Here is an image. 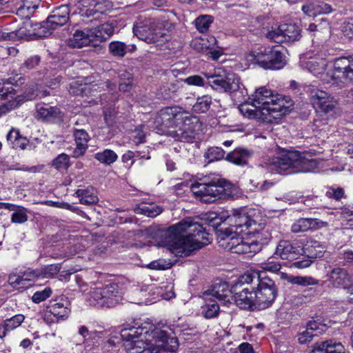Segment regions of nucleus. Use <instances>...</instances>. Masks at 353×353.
<instances>
[{
    "label": "nucleus",
    "mask_w": 353,
    "mask_h": 353,
    "mask_svg": "<svg viewBox=\"0 0 353 353\" xmlns=\"http://www.w3.org/2000/svg\"><path fill=\"white\" fill-rule=\"evenodd\" d=\"M95 86H97L96 84L92 85L87 83L79 84L77 81H73L70 84L69 92L74 95L87 94Z\"/></svg>",
    "instance_id": "42"
},
{
    "label": "nucleus",
    "mask_w": 353,
    "mask_h": 353,
    "mask_svg": "<svg viewBox=\"0 0 353 353\" xmlns=\"http://www.w3.org/2000/svg\"><path fill=\"white\" fill-rule=\"evenodd\" d=\"M143 210L148 216L154 217L162 212V208L159 206H148L145 207Z\"/></svg>",
    "instance_id": "59"
},
{
    "label": "nucleus",
    "mask_w": 353,
    "mask_h": 353,
    "mask_svg": "<svg viewBox=\"0 0 353 353\" xmlns=\"http://www.w3.org/2000/svg\"><path fill=\"white\" fill-rule=\"evenodd\" d=\"M52 292L50 288H46L43 290L34 292L32 297V300L35 303H39L49 298L51 296Z\"/></svg>",
    "instance_id": "53"
},
{
    "label": "nucleus",
    "mask_w": 353,
    "mask_h": 353,
    "mask_svg": "<svg viewBox=\"0 0 353 353\" xmlns=\"http://www.w3.org/2000/svg\"><path fill=\"white\" fill-rule=\"evenodd\" d=\"M310 230H318L325 228L328 225L326 221H321L318 219H308Z\"/></svg>",
    "instance_id": "58"
},
{
    "label": "nucleus",
    "mask_w": 353,
    "mask_h": 353,
    "mask_svg": "<svg viewBox=\"0 0 353 353\" xmlns=\"http://www.w3.org/2000/svg\"><path fill=\"white\" fill-rule=\"evenodd\" d=\"M154 337L159 344L148 343V347L152 353H176L179 343L176 337H169L165 331L157 330L154 333Z\"/></svg>",
    "instance_id": "16"
},
{
    "label": "nucleus",
    "mask_w": 353,
    "mask_h": 353,
    "mask_svg": "<svg viewBox=\"0 0 353 353\" xmlns=\"http://www.w3.org/2000/svg\"><path fill=\"white\" fill-rule=\"evenodd\" d=\"M313 107L325 114L332 111L336 105V101L328 93L321 90H313L310 93Z\"/></svg>",
    "instance_id": "17"
},
{
    "label": "nucleus",
    "mask_w": 353,
    "mask_h": 353,
    "mask_svg": "<svg viewBox=\"0 0 353 353\" xmlns=\"http://www.w3.org/2000/svg\"><path fill=\"white\" fill-rule=\"evenodd\" d=\"M12 214L11 221L14 223H23L28 220L26 208L17 205V210Z\"/></svg>",
    "instance_id": "48"
},
{
    "label": "nucleus",
    "mask_w": 353,
    "mask_h": 353,
    "mask_svg": "<svg viewBox=\"0 0 353 353\" xmlns=\"http://www.w3.org/2000/svg\"><path fill=\"white\" fill-rule=\"evenodd\" d=\"M9 283L14 288L17 287L18 285H24L23 279H22V275H17V274H11L8 277Z\"/></svg>",
    "instance_id": "62"
},
{
    "label": "nucleus",
    "mask_w": 353,
    "mask_h": 353,
    "mask_svg": "<svg viewBox=\"0 0 353 353\" xmlns=\"http://www.w3.org/2000/svg\"><path fill=\"white\" fill-rule=\"evenodd\" d=\"M345 347L340 342L329 339L314 344L310 353H345Z\"/></svg>",
    "instance_id": "28"
},
{
    "label": "nucleus",
    "mask_w": 353,
    "mask_h": 353,
    "mask_svg": "<svg viewBox=\"0 0 353 353\" xmlns=\"http://www.w3.org/2000/svg\"><path fill=\"white\" fill-rule=\"evenodd\" d=\"M206 303L202 307V314L206 319H212L216 317L220 311L219 305L217 303L212 300L210 297H204Z\"/></svg>",
    "instance_id": "35"
},
{
    "label": "nucleus",
    "mask_w": 353,
    "mask_h": 353,
    "mask_svg": "<svg viewBox=\"0 0 353 353\" xmlns=\"http://www.w3.org/2000/svg\"><path fill=\"white\" fill-rule=\"evenodd\" d=\"M134 133V135L133 136V141L136 144H139L144 141L145 134L141 128H136Z\"/></svg>",
    "instance_id": "63"
},
{
    "label": "nucleus",
    "mask_w": 353,
    "mask_h": 353,
    "mask_svg": "<svg viewBox=\"0 0 353 353\" xmlns=\"http://www.w3.org/2000/svg\"><path fill=\"white\" fill-rule=\"evenodd\" d=\"M228 220L230 223L229 228H232L233 231H239L245 236H252L253 232H261L255 228L256 221L251 220L245 213H234L229 216Z\"/></svg>",
    "instance_id": "15"
},
{
    "label": "nucleus",
    "mask_w": 353,
    "mask_h": 353,
    "mask_svg": "<svg viewBox=\"0 0 353 353\" xmlns=\"http://www.w3.org/2000/svg\"><path fill=\"white\" fill-rule=\"evenodd\" d=\"M42 169V166H32V167H27L25 165L19 167L17 164L16 165H12L9 166L6 163H3L2 164V170L3 172L8 171V170H21V171H26L30 172H39Z\"/></svg>",
    "instance_id": "50"
},
{
    "label": "nucleus",
    "mask_w": 353,
    "mask_h": 353,
    "mask_svg": "<svg viewBox=\"0 0 353 353\" xmlns=\"http://www.w3.org/2000/svg\"><path fill=\"white\" fill-rule=\"evenodd\" d=\"M70 9L67 5H62L54 8L46 21L42 22L39 37H48L52 30L67 23L69 20Z\"/></svg>",
    "instance_id": "14"
},
{
    "label": "nucleus",
    "mask_w": 353,
    "mask_h": 353,
    "mask_svg": "<svg viewBox=\"0 0 353 353\" xmlns=\"http://www.w3.org/2000/svg\"><path fill=\"white\" fill-rule=\"evenodd\" d=\"M304 248L300 246H294L288 241H281L276 248L274 254L280 256L283 259L289 261H300V256H303Z\"/></svg>",
    "instance_id": "19"
},
{
    "label": "nucleus",
    "mask_w": 353,
    "mask_h": 353,
    "mask_svg": "<svg viewBox=\"0 0 353 353\" xmlns=\"http://www.w3.org/2000/svg\"><path fill=\"white\" fill-rule=\"evenodd\" d=\"M94 42L92 29L90 28L83 30H77L72 37L68 40V44L72 48H83Z\"/></svg>",
    "instance_id": "25"
},
{
    "label": "nucleus",
    "mask_w": 353,
    "mask_h": 353,
    "mask_svg": "<svg viewBox=\"0 0 353 353\" xmlns=\"http://www.w3.org/2000/svg\"><path fill=\"white\" fill-rule=\"evenodd\" d=\"M280 26L274 30H272L268 31L266 34V37L275 43H283L284 42L283 36H282V33L280 32Z\"/></svg>",
    "instance_id": "56"
},
{
    "label": "nucleus",
    "mask_w": 353,
    "mask_h": 353,
    "mask_svg": "<svg viewBox=\"0 0 353 353\" xmlns=\"http://www.w3.org/2000/svg\"><path fill=\"white\" fill-rule=\"evenodd\" d=\"M305 67L314 75L323 73L325 70V62L323 60L320 61L316 59H311L305 63H303Z\"/></svg>",
    "instance_id": "40"
},
{
    "label": "nucleus",
    "mask_w": 353,
    "mask_h": 353,
    "mask_svg": "<svg viewBox=\"0 0 353 353\" xmlns=\"http://www.w3.org/2000/svg\"><path fill=\"white\" fill-rule=\"evenodd\" d=\"M41 57L38 55H34L26 59L21 67L22 71H28L36 69L39 65Z\"/></svg>",
    "instance_id": "49"
},
{
    "label": "nucleus",
    "mask_w": 353,
    "mask_h": 353,
    "mask_svg": "<svg viewBox=\"0 0 353 353\" xmlns=\"http://www.w3.org/2000/svg\"><path fill=\"white\" fill-rule=\"evenodd\" d=\"M190 45L199 52H206L210 48V41L202 37L195 38L191 41Z\"/></svg>",
    "instance_id": "46"
},
{
    "label": "nucleus",
    "mask_w": 353,
    "mask_h": 353,
    "mask_svg": "<svg viewBox=\"0 0 353 353\" xmlns=\"http://www.w3.org/2000/svg\"><path fill=\"white\" fill-rule=\"evenodd\" d=\"M261 268L265 271L276 273L281 270V265L280 261L275 256H272L261 263Z\"/></svg>",
    "instance_id": "44"
},
{
    "label": "nucleus",
    "mask_w": 353,
    "mask_h": 353,
    "mask_svg": "<svg viewBox=\"0 0 353 353\" xmlns=\"http://www.w3.org/2000/svg\"><path fill=\"white\" fill-rule=\"evenodd\" d=\"M211 104V97L208 95H204L197 98L196 102L193 105V110L197 113H204L210 109Z\"/></svg>",
    "instance_id": "41"
},
{
    "label": "nucleus",
    "mask_w": 353,
    "mask_h": 353,
    "mask_svg": "<svg viewBox=\"0 0 353 353\" xmlns=\"http://www.w3.org/2000/svg\"><path fill=\"white\" fill-rule=\"evenodd\" d=\"M52 166L57 170L67 169L69 166V157L65 154L62 153L59 154L52 161Z\"/></svg>",
    "instance_id": "52"
},
{
    "label": "nucleus",
    "mask_w": 353,
    "mask_h": 353,
    "mask_svg": "<svg viewBox=\"0 0 353 353\" xmlns=\"http://www.w3.org/2000/svg\"><path fill=\"white\" fill-rule=\"evenodd\" d=\"M5 83H0V101L12 100L14 98V88L12 86H6Z\"/></svg>",
    "instance_id": "54"
},
{
    "label": "nucleus",
    "mask_w": 353,
    "mask_h": 353,
    "mask_svg": "<svg viewBox=\"0 0 353 353\" xmlns=\"http://www.w3.org/2000/svg\"><path fill=\"white\" fill-rule=\"evenodd\" d=\"M257 291L254 294L256 300V306L260 309L269 307L277 296V288L274 281L268 277L260 278L259 275L256 279Z\"/></svg>",
    "instance_id": "13"
},
{
    "label": "nucleus",
    "mask_w": 353,
    "mask_h": 353,
    "mask_svg": "<svg viewBox=\"0 0 353 353\" xmlns=\"http://www.w3.org/2000/svg\"><path fill=\"white\" fill-rule=\"evenodd\" d=\"M25 317L22 314H17L10 319H8L0 324V338L6 336L8 332L18 327L24 321Z\"/></svg>",
    "instance_id": "31"
},
{
    "label": "nucleus",
    "mask_w": 353,
    "mask_h": 353,
    "mask_svg": "<svg viewBox=\"0 0 353 353\" xmlns=\"http://www.w3.org/2000/svg\"><path fill=\"white\" fill-rule=\"evenodd\" d=\"M344 191L342 188H338L336 189L330 188L326 192V196L329 198H333L336 200H339L343 196Z\"/></svg>",
    "instance_id": "60"
},
{
    "label": "nucleus",
    "mask_w": 353,
    "mask_h": 353,
    "mask_svg": "<svg viewBox=\"0 0 353 353\" xmlns=\"http://www.w3.org/2000/svg\"><path fill=\"white\" fill-rule=\"evenodd\" d=\"M316 159H308L296 150H281L268 161V169L272 173L287 174L312 172L318 168Z\"/></svg>",
    "instance_id": "5"
},
{
    "label": "nucleus",
    "mask_w": 353,
    "mask_h": 353,
    "mask_svg": "<svg viewBox=\"0 0 353 353\" xmlns=\"http://www.w3.org/2000/svg\"><path fill=\"white\" fill-rule=\"evenodd\" d=\"M69 302L65 297L51 300L47 307L48 311L57 319H65L70 312L68 308Z\"/></svg>",
    "instance_id": "22"
},
{
    "label": "nucleus",
    "mask_w": 353,
    "mask_h": 353,
    "mask_svg": "<svg viewBox=\"0 0 353 353\" xmlns=\"http://www.w3.org/2000/svg\"><path fill=\"white\" fill-rule=\"evenodd\" d=\"M336 72L347 81H353V56L341 57L336 59L334 63Z\"/></svg>",
    "instance_id": "21"
},
{
    "label": "nucleus",
    "mask_w": 353,
    "mask_h": 353,
    "mask_svg": "<svg viewBox=\"0 0 353 353\" xmlns=\"http://www.w3.org/2000/svg\"><path fill=\"white\" fill-rule=\"evenodd\" d=\"M252 282L251 275H245L233 285L232 300L241 309L252 310L254 306L257 307L254 288L251 285Z\"/></svg>",
    "instance_id": "11"
},
{
    "label": "nucleus",
    "mask_w": 353,
    "mask_h": 353,
    "mask_svg": "<svg viewBox=\"0 0 353 353\" xmlns=\"http://www.w3.org/2000/svg\"><path fill=\"white\" fill-rule=\"evenodd\" d=\"M155 123L160 130L180 141H188L194 138L199 119L179 106L162 108L155 118Z\"/></svg>",
    "instance_id": "2"
},
{
    "label": "nucleus",
    "mask_w": 353,
    "mask_h": 353,
    "mask_svg": "<svg viewBox=\"0 0 353 353\" xmlns=\"http://www.w3.org/2000/svg\"><path fill=\"white\" fill-rule=\"evenodd\" d=\"M180 88L179 82L166 83L162 85L159 90V95L164 99H170L176 96V94Z\"/></svg>",
    "instance_id": "36"
},
{
    "label": "nucleus",
    "mask_w": 353,
    "mask_h": 353,
    "mask_svg": "<svg viewBox=\"0 0 353 353\" xmlns=\"http://www.w3.org/2000/svg\"><path fill=\"white\" fill-rule=\"evenodd\" d=\"M329 281L334 287L344 289L351 284L352 280L345 269L335 268L330 272Z\"/></svg>",
    "instance_id": "24"
},
{
    "label": "nucleus",
    "mask_w": 353,
    "mask_h": 353,
    "mask_svg": "<svg viewBox=\"0 0 353 353\" xmlns=\"http://www.w3.org/2000/svg\"><path fill=\"white\" fill-rule=\"evenodd\" d=\"M281 277L287 279L292 284H296L301 286H309L318 285L319 281L312 276H288L285 273H282Z\"/></svg>",
    "instance_id": "34"
},
{
    "label": "nucleus",
    "mask_w": 353,
    "mask_h": 353,
    "mask_svg": "<svg viewBox=\"0 0 353 353\" xmlns=\"http://www.w3.org/2000/svg\"><path fill=\"white\" fill-rule=\"evenodd\" d=\"M305 249L307 250L308 254L306 256H303L301 260L293 262L290 268L298 269L308 268L312 263L310 258H321L323 256L325 251V248L317 241H314L312 245H309Z\"/></svg>",
    "instance_id": "20"
},
{
    "label": "nucleus",
    "mask_w": 353,
    "mask_h": 353,
    "mask_svg": "<svg viewBox=\"0 0 353 353\" xmlns=\"http://www.w3.org/2000/svg\"><path fill=\"white\" fill-rule=\"evenodd\" d=\"M148 332L147 327H143L139 321L127 323L121 330V337L128 353H152L148 347V343L142 339L143 334Z\"/></svg>",
    "instance_id": "9"
},
{
    "label": "nucleus",
    "mask_w": 353,
    "mask_h": 353,
    "mask_svg": "<svg viewBox=\"0 0 353 353\" xmlns=\"http://www.w3.org/2000/svg\"><path fill=\"white\" fill-rule=\"evenodd\" d=\"M7 141L10 142L13 145H15L17 141H19L21 138V135L19 130L12 128L7 134Z\"/></svg>",
    "instance_id": "61"
},
{
    "label": "nucleus",
    "mask_w": 353,
    "mask_h": 353,
    "mask_svg": "<svg viewBox=\"0 0 353 353\" xmlns=\"http://www.w3.org/2000/svg\"><path fill=\"white\" fill-rule=\"evenodd\" d=\"M191 185L194 195L204 203H214L230 195L229 184L219 177L205 176Z\"/></svg>",
    "instance_id": "7"
},
{
    "label": "nucleus",
    "mask_w": 353,
    "mask_h": 353,
    "mask_svg": "<svg viewBox=\"0 0 353 353\" xmlns=\"http://www.w3.org/2000/svg\"><path fill=\"white\" fill-rule=\"evenodd\" d=\"M170 267V263L167 262L164 259L153 261L146 265L147 268L155 270H164L169 269Z\"/></svg>",
    "instance_id": "55"
},
{
    "label": "nucleus",
    "mask_w": 353,
    "mask_h": 353,
    "mask_svg": "<svg viewBox=\"0 0 353 353\" xmlns=\"http://www.w3.org/2000/svg\"><path fill=\"white\" fill-rule=\"evenodd\" d=\"M111 54L117 57H123L127 52V46L121 41H112L109 44Z\"/></svg>",
    "instance_id": "45"
},
{
    "label": "nucleus",
    "mask_w": 353,
    "mask_h": 353,
    "mask_svg": "<svg viewBox=\"0 0 353 353\" xmlns=\"http://www.w3.org/2000/svg\"><path fill=\"white\" fill-rule=\"evenodd\" d=\"M125 78V80L121 81L119 84V90L121 92H128L132 88V75L128 72H125L121 75Z\"/></svg>",
    "instance_id": "57"
},
{
    "label": "nucleus",
    "mask_w": 353,
    "mask_h": 353,
    "mask_svg": "<svg viewBox=\"0 0 353 353\" xmlns=\"http://www.w3.org/2000/svg\"><path fill=\"white\" fill-rule=\"evenodd\" d=\"M279 31L283 36L284 42H293L301 38V29L294 23L281 24Z\"/></svg>",
    "instance_id": "30"
},
{
    "label": "nucleus",
    "mask_w": 353,
    "mask_h": 353,
    "mask_svg": "<svg viewBox=\"0 0 353 353\" xmlns=\"http://www.w3.org/2000/svg\"><path fill=\"white\" fill-rule=\"evenodd\" d=\"M90 28L92 32L93 41L96 43H102L106 41L114 32V27L109 23H105L95 28Z\"/></svg>",
    "instance_id": "29"
},
{
    "label": "nucleus",
    "mask_w": 353,
    "mask_h": 353,
    "mask_svg": "<svg viewBox=\"0 0 353 353\" xmlns=\"http://www.w3.org/2000/svg\"><path fill=\"white\" fill-rule=\"evenodd\" d=\"M256 113L251 110L248 116L260 115L261 119L267 123H277L279 119L290 112L292 100L273 91L265 86L256 89L252 95Z\"/></svg>",
    "instance_id": "3"
},
{
    "label": "nucleus",
    "mask_w": 353,
    "mask_h": 353,
    "mask_svg": "<svg viewBox=\"0 0 353 353\" xmlns=\"http://www.w3.org/2000/svg\"><path fill=\"white\" fill-rule=\"evenodd\" d=\"M119 286L110 284L102 288H97L90 292V304L95 307H113L120 301Z\"/></svg>",
    "instance_id": "12"
},
{
    "label": "nucleus",
    "mask_w": 353,
    "mask_h": 353,
    "mask_svg": "<svg viewBox=\"0 0 353 353\" xmlns=\"http://www.w3.org/2000/svg\"><path fill=\"white\" fill-rule=\"evenodd\" d=\"M76 194L79 198V201L81 204L89 205L94 204L99 201L94 190L92 189H79L77 190Z\"/></svg>",
    "instance_id": "37"
},
{
    "label": "nucleus",
    "mask_w": 353,
    "mask_h": 353,
    "mask_svg": "<svg viewBox=\"0 0 353 353\" xmlns=\"http://www.w3.org/2000/svg\"><path fill=\"white\" fill-rule=\"evenodd\" d=\"M319 325L316 322H310L307 325L305 330L300 332L298 334V341L301 344H305L310 342L314 336H316Z\"/></svg>",
    "instance_id": "33"
},
{
    "label": "nucleus",
    "mask_w": 353,
    "mask_h": 353,
    "mask_svg": "<svg viewBox=\"0 0 353 353\" xmlns=\"http://www.w3.org/2000/svg\"><path fill=\"white\" fill-rule=\"evenodd\" d=\"M204 76L206 81L199 75H192L185 79L184 82L195 86H204L207 83L218 92H230L236 94L239 92L241 94H243L245 88L241 83L239 77L234 74L225 76L216 73H205Z\"/></svg>",
    "instance_id": "6"
},
{
    "label": "nucleus",
    "mask_w": 353,
    "mask_h": 353,
    "mask_svg": "<svg viewBox=\"0 0 353 353\" xmlns=\"http://www.w3.org/2000/svg\"><path fill=\"white\" fill-rule=\"evenodd\" d=\"M248 59L266 70H280L286 64L285 55L276 48L261 46L252 50Z\"/></svg>",
    "instance_id": "10"
},
{
    "label": "nucleus",
    "mask_w": 353,
    "mask_h": 353,
    "mask_svg": "<svg viewBox=\"0 0 353 353\" xmlns=\"http://www.w3.org/2000/svg\"><path fill=\"white\" fill-rule=\"evenodd\" d=\"M73 136L76 143V148L73 151V157L79 158L83 156L87 150L90 136L83 129L74 130Z\"/></svg>",
    "instance_id": "26"
},
{
    "label": "nucleus",
    "mask_w": 353,
    "mask_h": 353,
    "mask_svg": "<svg viewBox=\"0 0 353 353\" xmlns=\"http://www.w3.org/2000/svg\"><path fill=\"white\" fill-rule=\"evenodd\" d=\"M225 151L219 147L210 148L205 154V157L209 162L221 160L224 157Z\"/></svg>",
    "instance_id": "47"
},
{
    "label": "nucleus",
    "mask_w": 353,
    "mask_h": 353,
    "mask_svg": "<svg viewBox=\"0 0 353 353\" xmlns=\"http://www.w3.org/2000/svg\"><path fill=\"white\" fill-rule=\"evenodd\" d=\"M161 236L163 245L179 257L188 256L210 242L205 229L192 218L183 219L162 231Z\"/></svg>",
    "instance_id": "1"
},
{
    "label": "nucleus",
    "mask_w": 353,
    "mask_h": 353,
    "mask_svg": "<svg viewBox=\"0 0 353 353\" xmlns=\"http://www.w3.org/2000/svg\"><path fill=\"white\" fill-rule=\"evenodd\" d=\"M94 158L102 163L110 165L117 161L118 157L114 151L106 149L96 153Z\"/></svg>",
    "instance_id": "39"
},
{
    "label": "nucleus",
    "mask_w": 353,
    "mask_h": 353,
    "mask_svg": "<svg viewBox=\"0 0 353 353\" xmlns=\"http://www.w3.org/2000/svg\"><path fill=\"white\" fill-rule=\"evenodd\" d=\"M232 228H220L216 231L219 245L237 254H255L268 243L271 234L264 228L261 232H253L252 236H244L245 234L233 231Z\"/></svg>",
    "instance_id": "4"
},
{
    "label": "nucleus",
    "mask_w": 353,
    "mask_h": 353,
    "mask_svg": "<svg viewBox=\"0 0 353 353\" xmlns=\"http://www.w3.org/2000/svg\"><path fill=\"white\" fill-rule=\"evenodd\" d=\"M291 230L294 233L304 232L309 230L308 219H299L292 225Z\"/></svg>",
    "instance_id": "51"
},
{
    "label": "nucleus",
    "mask_w": 353,
    "mask_h": 353,
    "mask_svg": "<svg viewBox=\"0 0 353 353\" xmlns=\"http://www.w3.org/2000/svg\"><path fill=\"white\" fill-rule=\"evenodd\" d=\"M235 353H255L251 344L247 342L241 343Z\"/></svg>",
    "instance_id": "64"
},
{
    "label": "nucleus",
    "mask_w": 353,
    "mask_h": 353,
    "mask_svg": "<svg viewBox=\"0 0 353 353\" xmlns=\"http://www.w3.org/2000/svg\"><path fill=\"white\" fill-rule=\"evenodd\" d=\"M213 22V17L211 15H201L195 20V26L200 32H206Z\"/></svg>",
    "instance_id": "43"
},
{
    "label": "nucleus",
    "mask_w": 353,
    "mask_h": 353,
    "mask_svg": "<svg viewBox=\"0 0 353 353\" xmlns=\"http://www.w3.org/2000/svg\"><path fill=\"white\" fill-rule=\"evenodd\" d=\"M35 117L43 121L56 123L63 120V114L57 107L41 106L37 108Z\"/></svg>",
    "instance_id": "23"
},
{
    "label": "nucleus",
    "mask_w": 353,
    "mask_h": 353,
    "mask_svg": "<svg viewBox=\"0 0 353 353\" xmlns=\"http://www.w3.org/2000/svg\"><path fill=\"white\" fill-rule=\"evenodd\" d=\"M233 295V286L230 288L225 281L215 282L211 289L203 293V297H214L224 304L230 303Z\"/></svg>",
    "instance_id": "18"
},
{
    "label": "nucleus",
    "mask_w": 353,
    "mask_h": 353,
    "mask_svg": "<svg viewBox=\"0 0 353 353\" xmlns=\"http://www.w3.org/2000/svg\"><path fill=\"white\" fill-rule=\"evenodd\" d=\"M302 11L309 17H316L320 14H327L332 12V6L325 2H308L301 8Z\"/></svg>",
    "instance_id": "27"
},
{
    "label": "nucleus",
    "mask_w": 353,
    "mask_h": 353,
    "mask_svg": "<svg viewBox=\"0 0 353 353\" xmlns=\"http://www.w3.org/2000/svg\"><path fill=\"white\" fill-rule=\"evenodd\" d=\"M77 13L79 14L81 17L88 19L85 20V23H92L99 20V17L101 15V12H98L94 8H87L82 6L77 8Z\"/></svg>",
    "instance_id": "38"
},
{
    "label": "nucleus",
    "mask_w": 353,
    "mask_h": 353,
    "mask_svg": "<svg viewBox=\"0 0 353 353\" xmlns=\"http://www.w3.org/2000/svg\"><path fill=\"white\" fill-rule=\"evenodd\" d=\"M251 152L245 149H235L227 156V159L236 165H244L248 163Z\"/></svg>",
    "instance_id": "32"
},
{
    "label": "nucleus",
    "mask_w": 353,
    "mask_h": 353,
    "mask_svg": "<svg viewBox=\"0 0 353 353\" xmlns=\"http://www.w3.org/2000/svg\"><path fill=\"white\" fill-rule=\"evenodd\" d=\"M133 33L140 40L148 44L160 45L169 39V35L157 18H145L135 22Z\"/></svg>",
    "instance_id": "8"
}]
</instances>
